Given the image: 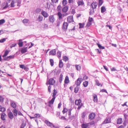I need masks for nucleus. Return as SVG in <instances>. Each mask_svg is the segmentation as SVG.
Returning <instances> with one entry per match:
<instances>
[{
	"label": "nucleus",
	"instance_id": "nucleus-1",
	"mask_svg": "<svg viewBox=\"0 0 128 128\" xmlns=\"http://www.w3.org/2000/svg\"><path fill=\"white\" fill-rule=\"evenodd\" d=\"M81 100H76L75 101V104L78 106V110H79L83 105L81 103Z\"/></svg>",
	"mask_w": 128,
	"mask_h": 128
},
{
	"label": "nucleus",
	"instance_id": "nucleus-2",
	"mask_svg": "<svg viewBox=\"0 0 128 128\" xmlns=\"http://www.w3.org/2000/svg\"><path fill=\"white\" fill-rule=\"evenodd\" d=\"M49 21L52 24H53L56 20L54 15L50 16L48 17Z\"/></svg>",
	"mask_w": 128,
	"mask_h": 128
},
{
	"label": "nucleus",
	"instance_id": "nucleus-3",
	"mask_svg": "<svg viewBox=\"0 0 128 128\" xmlns=\"http://www.w3.org/2000/svg\"><path fill=\"white\" fill-rule=\"evenodd\" d=\"M44 122L48 126H50L52 128H55V127L54 126L52 123L46 120Z\"/></svg>",
	"mask_w": 128,
	"mask_h": 128
},
{
	"label": "nucleus",
	"instance_id": "nucleus-4",
	"mask_svg": "<svg viewBox=\"0 0 128 128\" xmlns=\"http://www.w3.org/2000/svg\"><path fill=\"white\" fill-rule=\"evenodd\" d=\"M82 81V79L81 78H79L75 82V84L77 86H79Z\"/></svg>",
	"mask_w": 128,
	"mask_h": 128
},
{
	"label": "nucleus",
	"instance_id": "nucleus-5",
	"mask_svg": "<svg viewBox=\"0 0 128 128\" xmlns=\"http://www.w3.org/2000/svg\"><path fill=\"white\" fill-rule=\"evenodd\" d=\"M96 114L95 113H91L89 115V119L90 120H93Z\"/></svg>",
	"mask_w": 128,
	"mask_h": 128
},
{
	"label": "nucleus",
	"instance_id": "nucleus-6",
	"mask_svg": "<svg viewBox=\"0 0 128 128\" xmlns=\"http://www.w3.org/2000/svg\"><path fill=\"white\" fill-rule=\"evenodd\" d=\"M22 39H20L19 40V42L18 43V44L19 47H22L23 44L26 42V41L22 42Z\"/></svg>",
	"mask_w": 128,
	"mask_h": 128
},
{
	"label": "nucleus",
	"instance_id": "nucleus-7",
	"mask_svg": "<svg viewBox=\"0 0 128 128\" xmlns=\"http://www.w3.org/2000/svg\"><path fill=\"white\" fill-rule=\"evenodd\" d=\"M68 25V23L67 22H64L63 24L62 27V28L64 30H66Z\"/></svg>",
	"mask_w": 128,
	"mask_h": 128
},
{
	"label": "nucleus",
	"instance_id": "nucleus-8",
	"mask_svg": "<svg viewBox=\"0 0 128 128\" xmlns=\"http://www.w3.org/2000/svg\"><path fill=\"white\" fill-rule=\"evenodd\" d=\"M10 104L11 106L14 108H16V105L15 102L12 100L10 101Z\"/></svg>",
	"mask_w": 128,
	"mask_h": 128
},
{
	"label": "nucleus",
	"instance_id": "nucleus-9",
	"mask_svg": "<svg viewBox=\"0 0 128 128\" xmlns=\"http://www.w3.org/2000/svg\"><path fill=\"white\" fill-rule=\"evenodd\" d=\"M67 21L69 23H70L74 22L73 18L72 16H70L68 17Z\"/></svg>",
	"mask_w": 128,
	"mask_h": 128
},
{
	"label": "nucleus",
	"instance_id": "nucleus-10",
	"mask_svg": "<svg viewBox=\"0 0 128 128\" xmlns=\"http://www.w3.org/2000/svg\"><path fill=\"white\" fill-rule=\"evenodd\" d=\"M111 122L110 119L109 118H107L103 122L102 124H106L110 123Z\"/></svg>",
	"mask_w": 128,
	"mask_h": 128
},
{
	"label": "nucleus",
	"instance_id": "nucleus-11",
	"mask_svg": "<svg viewBox=\"0 0 128 128\" xmlns=\"http://www.w3.org/2000/svg\"><path fill=\"white\" fill-rule=\"evenodd\" d=\"M14 57V55L10 56L4 58V60H8L11 59H12Z\"/></svg>",
	"mask_w": 128,
	"mask_h": 128
},
{
	"label": "nucleus",
	"instance_id": "nucleus-12",
	"mask_svg": "<svg viewBox=\"0 0 128 128\" xmlns=\"http://www.w3.org/2000/svg\"><path fill=\"white\" fill-rule=\"evenodd\" d=\"M41 14L45 18H47L48 16V14L45 11L43 10L42 11Z\"/></svg>",
	"mask_w": 128,
	"mask_h": 128
},
{
	"label": "nucleus",
	"instance_id": "nucleus-13",
	"mask_svg": "<svg viewBox=\"0 0 128 128\" xmlns=\"http://www.w3.org/2000/svg\"><path fill=\"white\" fill-rule=\"evenodd\" d=\"M55 83V81L52 78L50 79L48 81V84L53 85Z\"/></svg>",
	"mask_w": 128,
	"mask_h": 128
},
{
	"label": "nucleus",
	"instance_id": "nucleus-14",
	"mask_svg": "<svg viewBox=\"0 0 128 128\" xmlns=\"http://www.w3.org/2000/svg\"><path fill=\"white\" fill-rule=\"evenodd\" d=\"M98 3L97 2H92L91 4V6L93 9L96 8L97 6Z\"/></svg>",
	"mask_w": 128,
	"mask_h": 128
},
{
	"label": "nucleus",
	"instance_id": "nucleus-15",
	"mask_svg": "<svg viewBox=\"0 0 128 128\" xmlns=\"http://www.w3.org/2000/svg\"><path fill=\"white\" fill-rule=\"evenodd\" d=\"M56 49H53L52 50L50 51V54H51L52 55H54L56 54Z\"/></svg>",
	"mask_w": 128,
	"mask_h": 128
},
{
	"label": "nucleus",
	"instance_id": "nucleus-16",
	"mask_svg": "<svg viewBox=\"0 0 128 128\" xmlns=\"http://www.w3.org/2000/svg\"><path fill=\"white\" fill-rule=\"evenodd\" d=\"M88 123L86 124H83L82 125V128H88Z\"/></svg>",
	"mask_w": 128,
	"mask_h": 128
},
{
	"label": "nucleus",
	"instance_id": "nucleus-17",
	"mask_svg": "<svg viewBox=\"0 0 128 128\" xmlns=\"http://www.w3.org/2000/svg\"><path fill=\"white\" fill-rule=\"evenodd\" d=\"M68 7L67 6H66L62 10V11L63 12H66L68 10Z\"/></svg>",
	"mask_w": 128,
	"mask_h": 128
},
{
	"label": "nucleus",
	"instance_id": "nucleus-18",
	"mask_svg": "<svg viewBox=\"0 0 128 128\" xmlns=\"http://www.w3.org/2000/svg\"><path fill=\"white\" fill-rule=\"evenodd\" d=\"M6 116V115L4 113H2L1 114V119L3 120H5V118Z\"/></svg>",
	"mask_w": 128,
	"mask_h": 128
},
{
	"label": "nucleus",
	"instance_id": "nucleus-19",
	"mask_svg": "<svg viewBox=\"0 0 128 128\" xmlns=\"http://www.w3.org/2000/svg\"><path fill=\"white\" fill-rule=\"evenodd\" d=\"M12 112L14 116H16L17 115L18 111L16 109L14 108L13 109L12 111Z\"/></svg>",
	"mask_w": 128,
	"mask_h": 128
},
{
	"label": "nucleus",
	"instance_id": "nucleus-20",
	"mask_svg": "<svg viewBox=\"0 0 128 128\" xmlns=\"http://www.w3.org/2000/svg\"><path fill=\"white\" fill-rule=\"evenodd\" d=\"M8 116L10 119H12L13 118V115L11 112H10L8 114Z\"/></svg>",
	"mask_w": 128,
	"mask_h": 128
},
{
	"label": "nucleus",
	"instance_id": "nucleus-21",
	"mask_svg": "<svg viewBox=\"0 0 128 128\" xmlns=\"http://www.w3.org/2000/svg\"><path fill=\"white\" fill-rule=\"evenodd\" d=\"M55 99V98H54L53 97L52 98V99L49 102V104H50L49 105L50 106H51L50 104H53Z\"/></svg>",
	"mask_w": 128,
	"mask_h": 128
},
{
	"label": "nucleus",
	"instance_id": "nucleus-22",
	"mask_svg": "<svg viewBox=\"0 0 128 128\" xmlns=\"http://www.w3.org/2000/svg\"><path fill=\"white\" fill-rule=\"evenodd\" d=\"M69 82L68 77V76H66L64 80V83L65 84L68 83Z\"/></svg>",
	"mask_w": 128,
	"mask_h": 128
},
{
	"label": "nucleus",
	"instance_id": "nucleus-23",
	"mask_svg": "<svg viewBox=\"0 0 128 128\" xmlns=\"http://www.w3.org/2000/svg\"><path fill=\"white\" fill-rule=\"evenodd\" d=\"M93 100L95 102H96L98 101V98L96 94H94L93 96Z\"/></svg>",
	"mask_w": 128,
	"mask_h": 128
},
{
	"label": "nucleus",
	"instance_id": "nucleus-24",
	"mask_svg": "<svg viewBox=\"0 0 128 128\" xmlns=\"http://www.w3.org/2000/svg\"><path fill=\"white\" fill-rule=\"evenodd\" d=\"M9 51L8 50H6L4 52V54L2 56V57L3 58H4L9 53Z\"/></svg>",
	"mask_w": 128,
	"mask_h": 128
},
{
	"label": "nucleus",
	"instance_id": "nucleus-25",
	"mask_svg": "<svg viewBox=\"0 0 128 128\" xmlns=\"http://www.w3.org/2000/svg\"><path fill=\"white\" fill-rule=\"evenodd\" d=\"M122 123V118H120L118 120L117 124H120Z\"/></svg>",
	"mask_w": 128,
	"mask_h": 128
},
{
	"label": "nucleus",
	"instance_id": "nucleus-26",
	"mask_svg": "<svg viewBox=\"0 0 128 128\" xmlns=\"http://www.w3.org/2000/svg\"><path fill=\"white\" fill-rule=\"evenodd\" d=\"M63 65V64L61 60H60L59 63V67L60 68H62Z\"/></svg>",
	"mask_w": 128,
	"mask_h": 128
},
{
	"label": "nucleus",
	"instance_id": "nucleus-27",
	"mask_svg": "<svg viewBox=\"0 0 128 128\" xmlns=\"http://www.w3.org/2000/svg\"><path fill=\"white\" fill-rule=\"evenodd\" d=\"M78 6H80V5H83L84 3L82 0L80 1H79L78 2Z\"/></svg>",
	"mask_w": 128,
	"mask_h": 128
},
{
	"label": "nucleus",
	"instance_id": "nucleus-28",
	"mask_svg": "<svg viewBox=\"0 0 128 128\" xmlns=\"http://www.w3.org/2000/svg\"><path fill=\"white\" fill-rule=\"evenodd\" d=\"M76 69L77 70H80L81 69V66L79 65H76L75 66Z\"/></svg>",
	"mask_w": 128,
	"mask_h": 128
},
{
	"label": "nucleus",
	"instance_id": "nucleus-29",
	"mask_svg": "<svg viewBox=\"0 0 128 128\" xmlns=\"http://www.w3.org/2000/svg\"><path fill=\"white\" fill-rule=\"evenodd\" d=\"M88 82L87 81H85L83 83V86L85 87H87L88 85Z\"/></svg>",
	"mask_w": 128,
	"mask_h": 128
},
{
	"label": "nucleus",
	"instance_id": "nucleus-30",
	"mask_svg": "<svg viewBox=\"0 0 128 128\" xmlns=\"http://www.w3.org/2000/svg\"><path fill=\"white\" fill-rule=\"evenodd\" d=\"M106 9L105 7L102 6L101 8V12L102 13L106 11Z\"/></svg>",
	"mask_w": 128,
	"mask_h": 128
},
{
	"label": "nucleus",
	"instance_id": "nucleus-31",
	"mask_svg": "<svg viewBox=\"0 0 128 128\" xmlns=\"http://www.w3.org/2000/svg\"><path fill=\"white\" fill-rule=\"evenodd\" d=\"M57 94V92L56 90L55 89H54V92L53 93V95L52 96V97L53 98H56L55 96Z\"/></svg>",
	"mask_w": 128,
	"mask_h": 128
},
{
	"label": "nucleus",
	"instance_id": "nucleus-32",
	"mask_svg": "<svg viewBox=\"0 0 128 128\" xmlns=\"http://www.w3.org/2000/svg\"><path fill=\"white\" fill-rule=\"evenodd\" d=\"M43 19V17L42 16L40 15L38 17V20L39 22L41 21Z\"/></svg>",
	"mask_w": 128,
	"mask_h": 128
},
{
	"label": "nucleus",
	"instance_id": "nucleus-33",
	"mask_svg": "<svg viewBox=\"0 0 128 128\" xmlns=\"http://www.w3.org/2000/svg\"><path fill=\"white\" fill-rule=\"evenodd\" d=\"M78 86H77L74 88V92L75 93H77L78 90L79 88Z\"/></svg>",
	"mask_w": 128,
	"mask_h": 128
},
{
	"label": "nucleus",
	"instance_id": "nucleus-34",
	"mask_svg": "<svg viewBox=\"0 0 128 128\" xmlns=\"http://www.w3.org/2000/svg\"><path fill=\"white\" fill-rule=\"evenodd\" d=\"M20 51L22 53H24L27 51L26 48H22Z\"/></svg>",
	"mask_w": 128,
	"mask_h": 128
},
{
	"label": "nucleus",
	"instance_id": "nucleus-35",
	"mask_svg": "<svg viewBox=\"0 0 128 128\" xmlns=\"http://www.w3.org/2000/svg\"><path fill=\"white\" fill-rule=\"evenodd\" d=\"M67 2L66 0H63L62 1V4L64 6H65L67 4Z\"/></svg>",
	"mask_w": 128,
	"mask_h": 128
},
{
	"label": "nucleus",
	"instance_id": "nucleus-36",
	"mask_svg": "<svg viewBox=\"0 0 128 128\" xmlns=\"http://www.w3.org/2000/svg\"><path fill=\"white\" fill-rule=\"evenodd\" d=\"M5 108L1 106H0V111L2 112H4L5 111Z\"/></svg>",
	"mask_w": 128,
	"mask_h": 128
},
{
	"label": "nucleus",
	"instance_id": "nucleus-37",
	"mask_svg": "<svg viewBox=\"0 0 128 128\" xmlns=\"http://www.w3.org/2000/svg\"><path fill=\"white\" fill-rule=\"evenodd\" d=\"M58 16L60 19L62 18V15L61 14V13L60 12H58Z\"/></svg>",
	"mask_w": 128,
	"mask_h": 128
},
{
	"label": "nucleus",
	"instance_id": "nucleus-38",
	"mask_svg": "<svg viewBox=\"0 0 128 128\" xmlns=\"http://www.w3.org/2000/svg\"><path fill=\"white\" fill-rule=\"evenodd\" d=\"M63 77V75H62V74H61L60 75L59 80V82L60 83L62 82V80Z\"/></svg>",
	"mask_w": 128,
	"mask_h": 128
},
{
	"label": "nucleus",
	"instance_id": "nucleus-39",
	"mask_svg": "<svg viewBox=\"0 0 128 128\" xmlns=\"http://www.w3.org/2000/svg\"><path fill=\"white\" fill-rule=\"evenodd\" d=\"M79 28H82L84 27V23L82 24L80 23L79 24Z\"/></svg>",
	"mask_w": 128,
	"mask_h": 128
},
{
	"label": "nucleus",
	"instance_id": "nucleus-40",
	"mask_svg": "<svg viewBox=\"0 0 128 128\" xmlns=\"http://www.w3.org/2000/svg\"><path fill=\"white\" fill-rule=\"evenodd\" d=\"M40 116V115L39 114H36L34 115L35 118H39Z\"/></svg>",
	"mask_w": 128,
	"mask_h": 128
},
{
	"label": "nucleus",
	"instance_id": "nucleus-41",
	"mask_svg": "<svg viewBox=\"0 0 128 128\" xmlns=\"http://www.w3.org/2000/svg\"><path fill=\"white\" fill-rule=\"evenodd\" d=\"M94 12V9L92 8V9H90V11L89 13L90 15L93 14Z\"/></svg>",
	"mask_w": 128,
	"mask_h": 128
},
{
	"label": "nucleus",
	"instance_id": "nucleus-42",
	"mask_svg": "<svg viewBox=\"0 0 128 128\" xmlns=\"http://www.w3.org/2000/svg\"><path fill=\"white\" fill-rule=\"evenodd\" d=\"M4 4L5 6L3 8V9H4L8 7V3L7 2L4 3Z\"/></svg>",
	"mask_w": 128,
	"mask_h": 128
},
{
	"label": "nucleus",
	"instance_id": "nucleus-43",
	"mask_svg": "<svg viewBox=\"0 0 128 128\" xmlns=\"http://www.w3.org/2000/svg\"><path fill=\"white\" fill-rule=\"evenodd\" d=\"M57 56L58 58H60L61 57V52L59 51H58L57 53Z\"/></svg>",
	"mask_w": 128,
	"mask_h": 128
},
{
	"label": "nucleus",
	"instance_id": "nucleus-44",
	"mask_svg": "<svg viewBox=\"0 0 128 128\" xmlns=\"http://www.w3.org/2000/svg\"><path fill=\"white\" fill-rule=\"evenodd\" d=\"M63 60L64 61L66 62L68 60V58L66 56H64L63 57Z\"/></svg>",
	"mask_w": 128,
	"mask_h": 128
},
{
	"label": "nucleus",
	"instance_id": "nucleus-45",
	"mask_svg": "<svg viewBox=\"0 0 128 128\" xmlns=\"http://www.w3.org/2000/svg\"><path fill=\"white\" fill-rule=\"evenodd\" d=\"M68 111V109L66 108H64L62 112L64 114L66 112Z\"/></svg>",
	"mask_w": 128,
	"mask_h": 128
},
{
	"label": "nucleus",
	"instance_id": "nucleus-46",
	"mask_svg": "<svg viewBox=\"0 0 128 128\" xmlns=\"http://www.w3.org/2000/svg\"><path fill=\"white\" fill-rule=\"evenodd\" d=\"M29 21V20L28 19H24L23 20L22 22L24 24L27 23Z\"/></svg>",
	"mask_w": 128,
	"mask_h": 128
},
{
	"label": "nucleus",
	"instance_id": "nucleus-47",
	"mask_svg": "<svg viewBox=\"0 0 128 128\" xmlns=\"http://www.w3.org/2000/svg\"><path fill=\"white\" fill-rule=\"evenodd\" d=\"M50 65L52 66L54 65V61L52 59H50Z\"/></svg>",
	"mask_w": 128,
	"mask_h": 128
},
{
	"label": "nucleus",
	"instance_id": "nucleus-48",
	"mask_svg": "<svg viewBox=\"0 0 128 128\" xmlns=\"http://www.w3.org/2000/svg\"><path fill=\"white\" fill-rule=\"evenodd\" d=\"M101 48L96 49L95 50L98 53L100 54L101 52Z\"/></svg>",
	"mask_w": 128,
	"mask_h": 128
},
{
	"label": "nucleus",
	"instance_id": "nucleus-49",
	"mask_svg": "<svg viewBox=\"0 0 128 128\" xmlns=\"http://www.w3.org/2000/svg\"><path fill=\"white\" fill-rule=\"evenodd\" d=\"M103 3L102 0H99L98 6H101Z\"/></svg>",
	"mask_w": 128,
	"mask_h": 128
},
{
	"label": "nucleus",
	"instance_id": "nucleus-50",
	"mask_svg": "<svg viewBox=\"0 0 128 128\" xmlns=\"http://www.w3.org/2000/svg\"><path fill=\"white\" fill-rule=\"evenodd\" d=\"M96 85L98 86H100V85H101V86H102V85L101 84H100L99 83V82H98V80H96Z\"/></svg>",
	"mask_w": 128,
	"mask_h": 128
},
{
	"label": "nucleus",
	"instance_id": "nucleus-51",
	"mask_svg": "<svg viewBox=\"0 0 128 128\" xmlns=\"http://www.w3.org/2000/svg\"><path fill=\"white\" fill-rule=\"evenodd\" d=\"M14 0H13L12 1L11 4H10L11 7H14Z\"/></svg>",
	"mask_w": 128,
	"mask_h": 128
},
{
	"label": "nucleus",
	"instance_id": "nucleus-52",
	"mask_svg": "<svg viewBox=\"0 0 128 128\" xmlns=\"http://www.w3.org/2000/svg\"><path fill=\"white\" fill-rule=\"evenodd\" d=\"M7 38H4L0 40V42L3 43L6 41V39Z\"/></svg>",
	"mask_w": 128,
	"mask_h": 128
},
{
	"label": "nucleus",
	"instance_id": "nucleus-53",
	"mask_svg": "<svg viewBox=\"0 0 128 128\" xmlns=\"http://www.w3.org/2000/svg\"><path fill=\"white\" fill-rule=\"evenodd\" d=\"M5 22V20L4 19H2L0 20V24H2Z\"/></svg>",
	"mask_w": 128,
	"mask_h": 128
},
{
	"label": "nucleus",
	"instance_id": "nucleus-54",
	"mask_svg": "<svg viewBox=\"0 0 128 128\" xmlns=\"http://www.w3.org/2000/svg\"><path fill=\"white\" fill-rule=\"evenodd\" d=\"M88 124L89 126L90 125H92L94 124H95V122L94 121H92L90 122H89L88 123Z\"/></svg>",
	"mask_w": 128,
	"mask_h": 128
},
{
	"label": "nucleus",
	"instance_id": "nucleus-55",
	"mask_svg": "<svg viewBox=\"0 0 128 128\" xmlns=\"http://www.w3.org/2000/svg\"><path fill=\"white\" fill-rule=\"evenodd\" d=\"M86 115V113L85 112H83L81 114L82 115V117L84 118L85 117V116Z\"/></svg>",
	"mask_w": 128,
	"mask_h": 128
},
{
	"label": "nucleus",
	"instance_id": "nucleus-56",
	"mask_svg": "<svg viewBox=\"0 0 128 128\" xmlns=\"http://www.w3.org/2000/svg\"><path fill=\"white\" fill-rule=\"evenodd\" d=\"M61 7L60 6H58L57 7V10L59 12H60L61 11Z\"/></svg>",
	"mask_w": 128,
	"mask_h": 128
},
{
	"label": "nucleus",
	"instance_id": "nucleus-57",
	"mask_svg": "<svg viewBox=\"0 0 128 128\" xmlns=\"http://www.w3.org/2000/svg\"><path fill=\"white\" fill-rule=\"evenodd\" d=\"M26 126V124L24 123H22L21 125L20 128H24Z\"/></svg>",
	"mask_w": 128,
	"mask_h": 128
},
{
	"label": "nucleus",
	"instance_id": "nucleus-58",
	"mask_svg": "<svg viewBox=\"0 0 128 128\" xmlns=\"http://www.w3.org/2000/svg\"><path fill=\"white\" fill-rule=\"evenodd\" d=\"M20 67L22 69H24L25 68V66L24 64H20Z\"/></svg>",
	"mask_w": 128,
	"mask_h": 128
},
{
	"label": "nucleus",
	"instance_id": "nucleus-59",
	"mask_svg": "<svg viewBox=\"0 0 128 128\" xmlns=\"http://www.w3.org/2000/svg\"><path fill=\"white\" fill-rule=\"evenodd\" d=\"M72 110L71 109H70L68 110V114L69 116H71V111Z\"/></svg>",
	"mask_w": 128,
	"mask_h": 128
},
{
	"label": "nucleus",
	"instance_id": "nucleus-60",
	"mask_svg": "<svg viewBox=\"0 0 128 128\" xmlns=\"http://www.w3.org/2000/svg\"><path fill=\"white\" fill-rule=\"evenodd\" d=\"M0 101L1 102H2L4 101V98L2 96H0Z\"/></svg>",
	"mask_w": 128,
	"mask_h": 128
},
{
	"label": "nucleus",
	"instance_id": "nucleus-61",
	"mask_svg": "<svg viewBox=\"0 0 128 128\" xmlns=\"http://www.w3.org/2000/svg\"><path fill=\"white\" fill-rule=\"evenodd\" d=\"M51 86H48V90L49 92L50 93L51 92Z\"/></svg>",
	"mask_w": 128,
	"mask_h": 128
},
{
	"label": "nucleus",
	"instance_id": "nucleus-62",
	"mask_svg": "<svg viewBox=\"0 0 128 128\" xmlns=\"http://www.w3.org/2000/svg\"><path fill=\"white\" fill-rule=\"evenodd\" d=\"M36 12L37 13H39L40 11V8H37L36 10Z\"/></svg>",
	"mask_w": 128,
	"mask_h": 128
},
{
	"label": "nucleus",
	"instance_id": "nucleus-63",
	"mask_svg": "<svg viewBox=\"0 0 128 128\" xmlns=\"http://www.w3.org/2000/svg\"><path fill=\"white\" fill-rule=\"evenodd\" d=\"M17 6H20V4L21 3V2L19 1H18H18L17 2Z\"/></svg>",
	"mask_w": 128,
	"mask_h": 128
},
{
	"label": "nucleus",
	"instance_id": "nucleus-64",
	"mask_svg": "<svg viewBox=\"0 0 128 128\" xmlns=\"http://www.w3.org/2000/svg\"><path fill=\"white\" fill-rule=\"evenodd\" d=\"M74 116H69V118L71 120H72V119H73L74 118Z\"/></svg>",
	"mask_w": 128,
	"mask_h": 128
}]
</instances>
